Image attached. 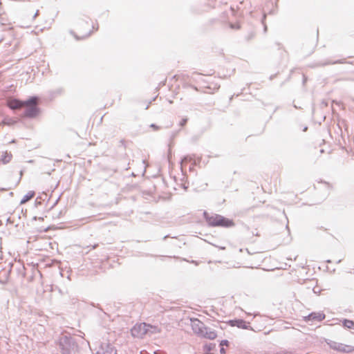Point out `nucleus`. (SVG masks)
<instances>
[{
	"label": "nucleus",
	"mask_w": 354,
	"mask_h": 354,
	"mask_svg": "<svg viewBox=\"0 0 354 354\" xmlns=\"http://www.w3.org/2000/svg\"><path fill=\"white\" fill-rule=\"evenodd\" d=\"M205 218L208 224L211 227H221L225 228H231L235 226L236 223L232 218L225 217L220 214H212L209 215L205 213Z\"/></svg>",
	"instance_id": "1"
},
{
	"label": "nucleus",
	"mask_w": 354,
	"mask_h": 354,
	"mask_svg": "<svg viewBox=\"0 0 354 354\" xmlns=\"http://www.w3.org/2000/svg\"><path fill=\"white\" fill-rule=\"evenodd\" d=\"M214 346L212 345V344H209V345H205V347H204V351L206 352V353H208L210 351H212L213 349Z\"/></svg>",
	"instance_id": "16"
},
{
	"label": "nucleus",
	"mask_w": 354,
	"mask_h": 354,
	"mask_svg": "<svg viewBox=\"0 0 354 354\" xmlns=\"http://www.w3.org/2000/svg\"><path fill=\"white\" fill-rule=\"evenodd\" d=\"M24 101L13 98L9 97L7 100V105L11 109H19L23 107Z\"/></svg>",
	"instance_id": "8"
},
{
	"label": "nucleus",
	"mask_w": 354,
	"mask_h": 354,
	"mask_svg": "<svg viewBox=\"0 0 354 354\" xmlns=\"http://www.w3.org/2000/svg\"><path fill=\"white\" fill-rule=\"evenodd\" d=\"M205 82L207 84V85L205 86L206 93H213L214 92L217 91L220 87L218 82L215 81L214 77H208Z\"/></svg>",
	"instance_id": "4"
},
{
	"label": "nucleus",
	"mask_w": 354,
	"mask_h": 354,
	"mask_svg": "<svg viewBox=\"0 0 354 354\" xmlns=\"http://www.w3.org/2000/svg\"><path fill=\"white\" fill-rule=\"evenodd\" d=\"M218 248H219V249H221V250H225V247H222V246H221V247H218Z\"/></svg>",
	"instance_id": "20"
},
{
	"label": "nucleus",
	"mask_w": 354,
	"mask_h": 354,
	"mask_svg": "<svg viewBox=\"0 0 354 354\" xmlns=\"http://www.w3.org/2000/svg\"><path fill=\"white\" fill-rule=\"evenodd\" d=\"M161 330L157 326L140 323L135 325L131 329V334L133 337L142 338L146 335L160 333Z\"/></svg>",
	"instance_id": "2"
},
{
	"label": "nucleus",
	"mask_w": 354,
	"mask_h": 354,
	"mask_svg": "<svg viewBox=\"0 0 354 354\" xmlns=\"http://www.w3.org/2000/svg\"><path fill=\"white\" fill-rule=\"evenodd\" d=\"M221 353L223 354L225 353L224 348L221 349Z\"/></svg>",
	"instance_id": "19"
},
{
	"label": "nucleus",
	"mask_w": 354,
	"mask_h": 354,
	"mask_svg": "<svg viewBox=\"0 0 354 354\" xmlns=\"http://www.w3.org/2000/svg\"><path fill=\"white\" fill-rule=\"evenodd\" d=\"M227 344H228V342L227 340H223L221 342V346H224V345L227 346Z\"/></svg>",
	"instance_id": "17"
},
{
	"label": "nucleus",
	"mask_w": 354,
	"mask_h": 354,
	"mask_svg": "<svg viewBox=\"0 0 354 354\" xmlns=\"http://www.w3.org/2000/svg\"><path fill=\"white\" fill-rule=\"evenodd\" d=\"M201 335L209 339H214L217 337L216 331L205 327Z\"/></svg>",
	"instance_id": "10"
},
{
	"label": "nucleus",
	"mask_w": 354,
	"mask_h": 354,
	"mask_svg": "<svg viewBox=\"0 0 354 354\" xmlns=\"http://www.w3.org/2000/svg\"><path fill=\"white\" fill-rule=\"evenodd\" d=\"M97 354H116V350L109 343H104L97 351Z\"/></svg>",
	"instance_id": "7"
},
{
	"label": "nucleus",
	"mask_w": 354,
	"mask_h": 354,
	"mask_svg": "<svg viewBox=\"0 0 354 354\" xmlns=\"http://www.w3.org/2000/svg\"><path fill=\"white\" fill-rule=\"evenodd\" d=\"M187 121H188V119L187 118H182L179 123V125L180 126V127H182V128L184 127L187 124Z\"/></svg>",
	"instance_id": "15"
},
{
	"label": "nucleus",
	"mask_w": 354,
	"mask_h": 354,
	"mask_svg": "<svg viewBox=\"0 0 354 354\" xmlns=\"http://www.w3.org/2000/svg\"><path fill=\"white\" fill-rule=\"evenodd\" d=\"M39 99L37 97H31L26 101H24L23 107L25 109V115L28 117H34L38 113Z\"/></svg>",
	"instance_id": "3"
},
{
	"label": "nucleus",
	"mask_w": 354,
	"mask_h": 354,
	"mask_svg": "<svg viewBox=\"0 0 354 354\" xmlns=\"http://www.w3.org/2000/svg\"><path fill=\"white\" fill-rule=\"evenodd\" d=\"M151 127L154 128L155 129H158L159 128L156 127L155 124H151Z\"/></svg>",
	"instance_id": "18"
},
{
	"label": "nucleus",
	"mask_w": 354,
	"mask_h": 354,
	"mask_svg": "<svg viewBox=\"0 0 354 354\" xmlns=\"http://www.w3.org/2000/svg\"><path fill=\"white\" fill-rule=\"evenodd\" d=\"M231 326H237L241 328H247L246 323L242 319H234L228 322Z\"/></svg>",
	"instance_id": "11"
},
{
	"label": "nucleus",
	"mask_w": 354,
	"mask_h": 354,
	"mask_svg": "<svg viewBox=\"0 0 354 354\" xmlns=\"http://www.w3.org/2000/svg\"><path fill=\"white\" fill-rule=\"evenodd\" d=\"M344 326L348 328H354V322L351 320L345 319L343 322Z\"/></svg>",
	"instance_id": "13"
},
{
	"label": "nucleus",
	"mask_w": 354,
	"mask_h": 354,
	"mask_svg": "<svg viewBox=\"0 0 354 354\" xmlns=\"http://www.w3.org/2000/svg\"><path fill=\"white\" fill-rule=\"evenodd\" d=\"M184 76L183 75H174L171 79V81L174 82H178L180 79L181 78H183Z\"/></svg>",
	"instance_id": "14"
},
{
	"label": "nucleus",
	"mask_w": 354,
	"mask_h": 354,
	"mask_svg": "<svg viewBox=\"0 0 354 354\" xmlns=\"http://www.w3.org/2000/svg\"><path fill=\"white\" fill-rule=\"evenodd\" d=\"M325 315L322 312H314L308 315V316L304 317V320L306 322H322L325 319Z\"/></svg>",
	"instance_id": "5"
},
{
	"label": "nucleus",
	"mask_w": 354,
	"mask_h": 354,
	"mask_svg": "<svg viewBox=\"0 0 354 354\" xmlns=\"http://www.w3.org/2000/svg\"><path fill=\"white\" fill-rule=\"evenodd\" d=\"M35 195V193L34 191H30L28 192L21 199L20 204L23 205L25 204L26 202L32 199Z\"/></svg>",
	"instance_id": "12"
},
{
	"label": "nucleus",
	"mask_w": 354,
	"mask_h": 354,
	"mask_svg": "<svg viewBox=\"0 0 354 354\" xmlns=\"http://www.w3.org/2000/svg\"><path fill=\"white\" fill-rule=\"evenodd\" d=\"M192 327L193 330L199 335H201L205 328L203 323L198 319H192Z\"/></svg>",
	"instance_id": "9"
},
{
	"label": "nucleus",
	"mask_w": 354,
	"mask_h": 354,
	"mask_svg": "<svg viewBox=\"0 0 354 354\" xmlns=\"http://www.w3.org/2000/svg\"><path fill=\"white\" fill-rule=\"evenodd\" d=\"M333 349L343 353H351L354 351V346L343 343H335Z\"/></svg>",
	"instance_id": "6"
}]
</instances>
